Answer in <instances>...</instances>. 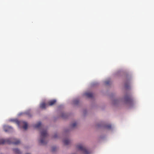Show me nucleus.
I'll use <instances>...</instances> for the list:
<instances>
[{
	"instance_id": "nucleus-10",
	"label": "nucleus",
	"mask_w": 154,
	"mask_h": 154,
	"mask_svg": "<svg viewBox=\"0 0 154 154\" xmlns=\"http://www.w3.org/2000/svg\"><path fill=\"white\" fill-rule=\"evenodd\" d=\"M41 125V123L40 122H39L37 124L35 125L34 127L36 128H39L40 127Z\"/></svg>"
},
{
	"instance_id": "nucleus-6",
	"label": "nucleus",
	"mask_w": 154,
	"mask_h": 154,
	"mask_svg": "<svg viewBox=\"0 0 154 154\" xmlns=\"http://www.w3.org/2000/svg\"><path fill=\"white\" fill-rule=\"evenodd\" d=\"M4 129L5 132H9L12 131V128L8 125H5L4 126Z\"/></svg>"
},
{
	"instance_id": "nucleus-2",
	"label": "nucleus",
	"mask_w": 154,
	"mask_h": 154,
	"mask_svg": "<svg viewBox=\"0 0 154 154\" xmlns=\"http://www.w3.org/2000/svg\"><path fill=\"white\" fill-rule=\"evenodd\" d=\"M48 136V134L46 131L43 130L41 133V139L39 142L41 144L45 145L47 143V141L46 140V138Z\"/></svg>"
},
{
	"instance_id": "nucleus-16",
	"label": "nucleus",
	"mask_w": 154,
	"mask_h": 154,
	"mask_svg": "<svg viewBox=\"0 0 154 154\" xmlns=\"http://www.w3.org/2000/svg\"><path fill=\"white\" fill-rule=\"evenodd\" d=\"M110 82V81L109 80L106 81L105 82V84L106 85H109V84Z\"/></svg>"
},
{
	"instance_id": "nucleus-12",
	"label": "nucleus",
	"mask_w": 154,
	"mask_h": 154,
	"mask_svg": "<svg viewBox=\"0 0 154 154\" xmlns=\"http://www.w3.org/2000/svg\"><path fill=\"white\" fill-rule=\"evenodd\" d=\"M63 142L65 145H67L69 144L70 140L68 139H65L63 140Z\"/></svg>"
},
{
	"instance_id": "nucleus-1",
	"label": "nucleus",
	"mask_w": 154,
	"mask_h": 154,
	"mask_svg": "<svg viewBox=\"0 0 154 154\" xmlns=\"http://www.w3.org/2000/svg\"><path fill=\"white\" fill-rule=\"evenodd\" d=\"M20 143V141L19 140L14 138H10L6 139H2L0 140V144L7 143L17 145Z\"/></svg>"
},
{
	"instance_id": "nucleus-8",
	"label": "nucleus",
	"mask_w": 154,
	"mask_h": 154,
	"mask_svg": "<svg viewBox=\"0 0 154 154\" xmlns=\"http://www.w3.org/2000/svg\"><path fill=\"white\" fill-rule=\"evenodd\" d=\"M85 95L88 98H91L93 96L92 93L91 92H86L85 93Z\"/></svg>"
},
{
	"instance_id": "nucleus-13",
	"label": "nucleus",
	"mask_w": 154,
	"mask_h": 154,
	"mask_svg": "<svg viewBox=\"0 0 154 154\" xmlns=\"http://www.w3.org/2000/svg\"><path fill=\"white\" fill-rule=\"evenodd\" d=\"M73 103L75 104H77L79 102V101L77 99L75 100H73Z\"/></svg>"
},
{
	"instance_id": "nucleus-18",
	"label": "nucleus",
	"mask_w": 154,
	"mask_h": 154,
	"mask_svg": "<svg viewBox=\"0 0 154 154\" xmlns=\"http://www.w3.org/2000/svg\"><path fill=\"white\" fill-rule=\"evenodd\" d=\"M57 134H55L54 136V138H56L57 137Z\"/></svg>"
},
{
	"instance_id": "nucleus-4",
	"label": "nucleus",
	"mask_w": 154,
	"mask_h": 154,
	"mask_svg": "<svg viewBox=\"0 0 154 154\" xmlns=\"http://www.w3.org/2000/svg\"><path fill=\"white\" fill-rule=\"evenodd\" d=\"M17 123L18 126L20 125H23V128L24 129L26 130L27 128L28 125L26 122L23 121H17Z\"/></svg>"
},
{
	"instance_id": "nucleus-9",
	"label": "nucleus",
	"mask_w": 154,
	"mask_h": 154,
	"mask_svg": "<svg viewBox=\"0 0 154 154\" xmlns=\"http://www.w3.org/2000/svg\"><path fill=\"white\" fill-rule=\"evenodd\" d=\"M46 105L44 102L42 103L40 105V107L42 109H45L46 107Z\"/></svg>"
},
{
	"instance_id": "nucleus-7",
	"label": "nucleus",
	"mask_w": 154,
	"mask_h": 154,
	"mask_svg": "<svg viewBox=\"0 0 154 154\" xmlns=\"http://www.w3.org/2000/svg\"><path fill=\"white\" fill-rule=\"evenodd\" d=\"M56 101L55 100H52L49 101L48 102V105L50 106H52L54 105L56 103Z\"/></svg>"
},
{
	"instance_id": "nucleus-15",
	"label": "nucleus",
	"mask_w": 154,
	"mask_h": 154,
	"mask_svg": "<svg viewBox=\"0 0 154 154\" xmlns=\"http://www.w3.org/2000/svg\"><path fill=\"white\" fill-rule=\"evenodd\" d=\"M106 128L108 129H110L111 128V125H106Z\"/></svg>"
},
{
	"instance_id": "nucleus-17",
	"label": "nucleus",
	"mask_w": 154,
	"mask_h": 154,
	"mask_svg": "<svg viewBox=\"0 0 154 154\" xmlns=\"http://www.w3.org/2000/svg\"><path fill=\"white\" fill-rule=\"evenodd\" d=\"M56 147H53L52 149V152H54L56 150Z\"/></svg>"
},
{
	"instance_id": "nucleus-19",
	"label": "nucleus",
	"mask_w": 154,
	"mask_h": 154,
	"mask_svg": "<svg viewBox=\"0 0 154 154\" xmlns=\"http://www.w3.org/2000/svg\"><path fill=\"white\" fill-rule=\"evenodd\" d=\"M129 86V85H128L127 84H126L125 85V87L126 88H128Z\"/></svg>"
},
{
	"instance_id": "nucleus-14",
	"label": "nucleus",
	"mask_w": 154,
	"mask_h": 154,
	"mask_svg": "<svg viewBox=\"0 0 154 154\" xmlns=\"http://www.w3.org/2000/svg\"><path fill=\"white\" fill-rule=\"evenodd\" d=\"M76 125V122H74L71 125V126L72 128H74L75 127Z\"/></svg>"
},
{
	"instance_id": "nucleus-11",
	"label": "nucleus",
	"mask_w": 154,
	"mask_h": 154,
	"mask_svg": "<svg viewBox=\"0 0 154 154\" xmlns=\"http://www.w3.org/2000/svg\"><path fill=\"white\" fill-rule=\"evenodd\" d=\"M13 151L17 154H20V151L18 149L15 148L13 149Z\"/></svg>"
},
{
	"instance_id": "nucleus-5",
	"label": "nucleus",
	"mask_w": 154,
	"mask_h": 154,
	"mask_svg": "<svg viewBox=\"0 0 154 154\" xmlns=\"http://www.w3.org/2000/svg\"><path fill=\"white\" fill-rule=\"evenodd\" d=\"M125 101L126 103H131L133 102V100L130 95H126L125 97Z\"/></svg>"
},
{
	"instance_id": "nucleus-3",
	"label": "nucleus",
	"mask_w": 154,
	"mask_h": 154,
	"mask_svg": "<svg viewBox=\"0 0 154 154\" xmlns=\"http://www.w3.org/2000/svg\"><path fill=\"white\" fill-rule=\"evenodd\" d=\"M77 148L79 150L82 151L85 154H89L90 152L82 145L80 144L77 146Z\"/></svg>"
}]
</instances>
